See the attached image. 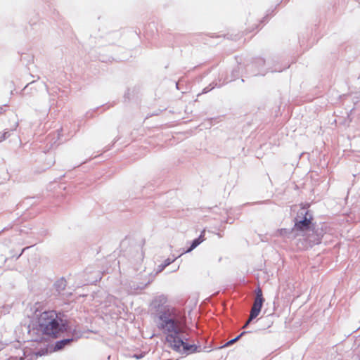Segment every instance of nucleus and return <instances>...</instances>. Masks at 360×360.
<instances>
[{
	"label": "nucleus",
	"instance_id": "1",
	"mask_svg": "<svg viewBox=\"0 0 360 360\" xmlns=\"http://www.w3.org/2000/svg\"><path fill=\"white\" fill-rule=\"evenodd\" d=\"M158 328L165 336V344L173 351L188 354L196 351V346L188 342L185 336L186 331V318L183 315L165 314L159 316Z\"/></svg>",
	"mask_w": 360,
	"mask_h": 360
},
{
	"label": "nucleus",
	"instance_id": "2",
	"mask_svg": "<svg viewBox=\"0 0 360 360\" xmlns=\"http://www.w3.org/2000/svg\"><path fill=\"white\" fill-rule=\"evenodd\" d=\"M37 329L44 335L58 338L68 330V321L60 313L54 310L45 311L37 318Z\"/></svg>",
	"mask_w": 360,
	"mask_h": 360
},
{
	"label": "nucleus",
	"instance_id": "3",
	"mask_svg": "<svg viewBox=\"0 0 360 360\" xmlns=\"http://www.w3.org/2000/svg\"><path fill=\"white\" fill-rule=\"evenodd\" d=\"M312 220L313 217L309 213V211L302 208L301 212L297 214V218L295 223V229L297 231H307L311 227Z\"/></svg>",
	"mask_w": 360,
	"mask_h": 360
},
{
	"label": "nucleus",
	"instance_id": "4",
	"mask_svg": "<svg viewBox=\"0 0 360 360\" xmlns=\"http://www.w3.org/2000/svg\"><path fill=\"white\" fill-rule=\"evenodd\" d=\"M256 297L254 300L253 305L252 307L250 314L248 320L244 325L243 328L247 327L252 319H255L260 313L263 303L264 302V298L263 297L262 290L259 287L255 290Z\"/></svg>",
	"mask_w": 360,
	"mask_h": 360
},
{
	"label": "nucleus",
	"instance_id": "5",
	"mask_svg": "<svg viewBox=\"0 0 360 360\" xmlns=\"http://www.w3.org/2000/svg\"><path fill=\"white\" fill-rule=\"evenodd\" d=\"M205 240V231H203L198 238L195 239L191 247L187 250L186 252H191L193 249H195L198 245H200L202 242Z\"/></svg>",
	"mask_w": 360,
	"mask_h": 360
},
{
	"label": "nucleus",
	"instance_id": "6",
	"mask_svg": "<svg viewBox=\"0 0 360 360\" xmlns=\"http://www.w3.org/2000/svg\"><path fill=\"white\" fill-rule=\"evenodd\" d=\"M73 339H65L56 342L55 349L57 350L63 349L65 345L70 344Z\"/></svg>",
	"mask_w": 360,
	"mask_h": 360
},
{
	"label": "nucleus",
	"instance_id": "7",
	"mask_svg": "<svg viewBox=\"0 0 360 360\" xmlns=\"http://www.w3.org/2000/svg\"><path fill=\"white\" fill-rule=\"evenodd\" d=\"M245 333V332H243L241 333L239 335H238L236 338H235L233 340H229L226 345L225 346H229L231 345H233L234 342H236V341H238L244 334Z\"/></svg>",
	"mask_w": 360,
	"mask_h": 360
},
{
	"label": "nucleus",
	"instance_id": "8",
	"mask_svg": "<svg viewBox=\"0 0 360 360\" xmlns=\"http://www.w3.org/2000/svg\"><path fill=\"white\" fill-rule=\"evenodd\" d=\"M166 300H167V299H166V297H162V301L166 302Z\"/></svg>",
	"mask_w": 360,
	"mask_h": 360
}]
</instances>
